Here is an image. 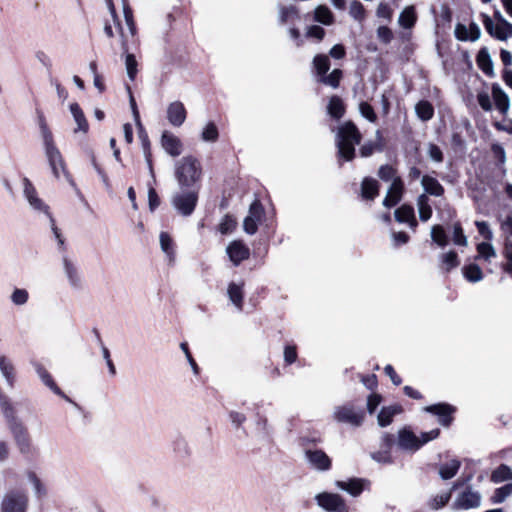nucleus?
<instances>
[{
  "label": "nucleus",
  "mask_w": 512,
  "mask_h": 512,
  "mask_svg": "<svg viewBox=\"0 0 512 512\" xmlns=\"http://www.w3.org/2000/svg\"><path fill=\"white\" fill-rule=\"evenodd\" d=\"M431 238L440 247H445L448 244V237L440 225H434L431 228Z\"/></svg>",
  "instance_id": "43"
},
{
  "label": "nucleus",
  "mask_w": 512,
  "mask_h": 512,
  "mask_svg": "<svg viewBox=\"0 0 512 512\" xmlns=\"http://www.w3.org/2000/svg\"><path fill=\"white\" fill-rule=\"evenodd\" d=\"M440 435V429H432L428 432H423L421 434V437L419 438L420 447H422L424 444L428 443L431 440H434L438 438Z\"/></svg>",
  "instance_id": "61"
},
{
  "label": "nucleus",
  "mask_w": 512,
  "mask_h": 512,
  "mask_svg": "<svg viewBox=\"0 0 512 512\" xmlns=\"http://www.w3.org/2000/svg\"><path fill=\"white\" fill-rule=\"evenodd\" d=\"M421 185L426 194L441 197L444 194V187L440 184V182L432 176L424 175L421 178Z\"/></svg>",
  "instance_id": "24"
},
{
  "label": "nucleus",
  "mask_w": 512,
  "mask_h": 512,
  "mask_svg": "<svg viewBox=\"0 0 512 512\" xmlns=\"http://www.w3.org/2000/svg\"><path fill=\"white\" fill-rule=\"evenodd\" d=\"M236 224L237 223L232 216L226 215L219 225V231L221 234H228L235 229Z\"/></svg>",
  "instance_id": "53"
},
{
  "label": "nucleus",
  "mask_w": 512,
  "mask_h": 512,
  "mask_svg": "<svg viewBox=\"0 0 512 512\" xmlns=\"http://www.w3.org/2000/svg\"><path fill=\"white\" fill-rule=\"evenodd\" d=\"M180 348L181 350L184 352L185 356H186V359L187 361L189 362L192 370H193V373L195 375H198L199 374V367L196 363V361L194 360V358L192 357L190 351H189V348H188V344L183 342L180 344Z\"/></svg>",
  "instance_id": "59"
},
{
  "label": "nucleus",
  "mask_w": 512,
  "mask_h": 512,
  "mask_svg": "<svg viewBox=\"0 0 512 512\" xmlns=\"http://www.w3.org/2000/svg\"><path fill=\"white\" fill-rule=\"evenodd\" d=\"M10 299L14 305L22 306L28 302L29 293L26 289L16 288L12 292Z\"/></svg>",
  "instance_id": "49"
},
{
  "label": "nucleus",
  "mask_w": 512,
  "mask_h": 512,
  "mask_svg": "<svg viewBox=\"0 0 512 512\" xmlns=\"http://www.w3.org/2000/svg\"><path fill=\"white\" fill-rule=\"evenodd\" d=\"M161 145L163 149L173 157L179 156L182 152L181 140L168 131L162 133Z\"/></svg>",
  "instance_id": "20"
},
{
  "label": "nucleus",
  "mask_w": 512,
  "mask_h": 512,
  "mask_svg": "<svg viewBox=\"0 0 512 512\" xmlns=\"http://www.w3.org/2000/svg\"><path fill=\"white\" fill-rule=\"evenodd\" d=\"M478 256L476 258H484L485 260H489L492 257L496 256L495 249L492 244L488 242H481L477 245Z\"/></svg>",
  "instance_id": "47"
},
{
  "label": "nucleus",
  "mask_w": 512,
  "mask_h": 512,
  "mask_svg": "<svg viewBox=\"0 0 512 512\" xmlns=\"http://www.w3.org/2000/svg\"><path fill=\"white\" fill-rule=\"evenodd\" d=\"M512 494V483L497 488L492 496L493 503H502Z\"/></svg>",
  "instance_id": "45"
},
{
  "label": "nucleus",
  "mask_w": 512,
  "mask_h": 512,
  "mask_svg": "<svg viewBox=\"0 0 512 512\" xmlns=\"http://www.w3.org/2000/svg\"><path fill=\"white\" fill-rule=\"evenodd\" d=\"M395 175H396V170L388 164L380 166V168L378 170L379 178L386 182L390 181V180L393 181L394 178L397 177Z\"/></svg>",
  "instance_id": "54"
},
{
  "label": "nucleus",
  "mask_w": 512,
  "mask_h": 512,
  "mask_svg": "<svg viewBox=\"0 0 512 512\" xmlns=\"http://www.w3.org/2000/svg\"><path fill=\"white\" fill-rule=\"evenodd\" d=\"M381 396L379 394H371L367 399V410L370 414H373L379 404L381 403Z\"/></svg>",
  "instance_id": "63"
},
{
  "label": "nucleus",
  "mask_w": 512,
  "mask_h": 512,
  "mask_svg": "<svg viewBox=\"0 0 512 512\" xmlns=\"http://www.w3.org/2000/svg\"><path fill=\"white\" fill-rule=\"evenodd\" d=\"M417 206L420 220L424 222L429 220L432 216V208L429 205V199L426 194H421L418 196Z\"/></svg>",
  "instance_id": "36"
},
{
  "label": "nucleus",
  "mask_w": 512,
  "mask_h": 512,
  "mask_svg": "<svg viewBox=\"0 0 512 512\" xmlns=\"http://www.w3.org/2000/svg\"><path fill=\"white\" fill-rule=\"evenodd\" d=\"M39 126L43 139L45 155L53 175L56 178H60L61 174L67 175L64 159L55 145L52 132L48 128L43 115H40L39 117Z\"/></svg>",
  "instance_id": "2"
},
{
  "label": "nucleus",
  "mask_w": 512,
  "mask_h": 512,
  "mask_svg": "<svg viewBox=\"0 0 512 512\" xmlns=\"http://www.w3.org/2000/svg\"><path fill=\"white\" fill-rule=\"evenodd\" d=\"M243 287H244V283L243 282L240 283V284L231 282L228 285V289H227V294H228V297H229L230 301L239 310H242V308H243V297H244Z\"/></svg>",
  "instance_id": "28"
},
{
  "label": "nucleus",
  "mask_w": 512,
  "mask_h": 512,
  "mask_svg": "<svg viewBox=\"0 0 512 512\" xmlns=\"http://www.w3.org/2000/svg\"><path fill=\"white\" fill-rule=\"evenodd\" d=\"M187 111L180 101H174L167 107V119L174 127H180L186 120Z\"/></svg>",
  "instance_id": "18"
},
{
  "label": "nucleus",
  "mask_w": 512,
  "mask_h": 512,
  "mask_svg": "<svg viewBox=\"0 0 512 512\" xmlns=\"http://www.w3.org/2000/svg\"><path fill=\"white\" fill-rule=\"evenodd\" d=\"M313 66L319 75V78L328 72L330 69V61L327 55L318 54L313 59Z\"/></svg>",
  "instance_id": "41"
},
{
  "label": "nucleus",
  "mask_w": 512,
  "mask_h": 512,
  "mask_svg": "<svg viewBox=\"0 0 512 512\" xmlns=\"http://www.w3.org/2000/svg\"><path fill=\"white\" fill-rule=\"evenodd\" d=\"M404 190V185L400 177L394 178L392 181L390 188L388 189L387 195L383 200V205L386 208H391L397 205L402 197V193Z\"/></svg>",
  "instance_id": "19"
},
{
  "label": "nucleus",
  "mask_w": 512,
  "mask_h": 512,
  "mask_svg": "<svg viewBox=\"0 0 512 512\" xmlns=\"http://www.w3.org/2000/svg\"><path fill=\"white\" fill-rule=\"evenodd\" d=\"M395 219L399 223H408L412 229H415L418 225L415 218L414 208L410 205H402L394 212Z\"/></svg>",
  "instance_id": "21"
},
{
  "label": "nucleus",
  "mask_w": 512,
  "mask_h": 512,
  "mask_svg": "<svg viewBox=\"0 0 512 512\" xmlns=\"http://www.w3.org/2000/svg\"><path fill=\"white\" fill-rule=\"evenodd\" d=\"M219 133L217 126L213 122H209L203 129L201 138L205 142H215L218 139Z\"/></svg>",
  "instance_id": "46"
},
{
  "label": "nucleus",
  "mask_w": 512,
  "mask_h": 512,
  "mask_svg": "<svg viewBox=\"0 0 512 512\" xmlns=\"http://www.w3.org/2000/svg\"><path fill=\"white\" fill-rule=\"evenodd\" d=\"M342 77V71L340 69H334L329 75L324 74L319 78V82L337 88L339 86Z\"/></svg>",
  "instance_id": "44"
},
{
  "label": "nucleus",
  "mask_w": 512,
  "mask_h": 512,
  "mask_svg": "<svg viewBox=\"0 0 512 512\" xmlns=\"http://www.w3.org/2000/svg\"><path fill=\"white\" fill-rule=\"evenodd\" d=\"M450 498H451V491L444 493V494L436 495L429 502V507L433 510H438V509L444 507L449 502Z\"/></svg>",
  "instance_id": "50"
},
{
  "label": "nucleus",
  "mask_w": 512,
  "mask_h": 512,
  "mask_svg": "<svg viewBox=\"0 0 512 512\" xmlns=\"http://www.w3.org/2000/svg\"><path fill=\"white\" fill-rule=\"evenodd\" d=\"M439 260L441 263V268H443L446 272L451 271L459 265L458 255L453 250L439 255Z\"/></svg>",
  "instance_id": "34"
},
{
  "label": "nucleus",
  "mask_w": 512,
  "mask_h": 512,
  "mask_svg": "<svg viewBox=\"0 0 512 512\" xmlns=\"http://www.w3.org/2000/svg\"><path fill=\"white\" fill-rule=\"evenodd\" d=\"M324 35L325 30L318 25H312L308 27L306 32L307 37L316 38L318 40H322L324 38Z\"/></svg>",
  "instance_id": "64"
},
{
  "label": "nucleus",
  "mask_w": 512,
  "mask_h": 512,
  "mask_svg": "<svg viewBox=\"0 0 512 512\" xmlns=\"http://www.w3.org/2000/svg\"><path fill=\"white\" fill-rule=\"evenodd\" d=\"M481 503V495L470 487L463 491L454 502L456 509L468 510L477 508Z\"/></svg>",
  "instance_id": "14"
},
{
  "label": "nucleus",
  "mask_w": 512,
  "mask_h": 512,
  "mask_svg": "<svg viewBox=\"0 0 512 512\" xmlns=\"http://www.w3.org/2000/svg\"><path fill=\"white\" fill-rule=\"evenodd\" d=\"M475 225L478 229L480 235H482L486 240L490 241L493 238V233L485 221H476Z\"/></svg>",
  "instance_id": "60"
},
{
  "label": "nucleus",
  "mask_w": 512,
  "mask_h": 512,
  "mask_svg": "<svg viewBox=\"0 0 512 512\" xmlns=\"http://www.w3.org/2000/svg\"><path fill=\"white\" fill-rule=\"evenodd\" d=\"M122 6H123V14L126 21V24L132 34L135 32V24L133 20V12L127 2V0H122Z\"/></svg>",
  "instance_id": "52"
},
{
  "label": "nucleus",
  "mask_w": 512,
  "mask_h": 512,
  "mask_svg": "<svg viewBox=\"0 0 512 512\" xmlns=\"http://www.w3.org/2000/svg\"><path fill=\"white\" fill-rule=\"evenodd\" d=\"M48 220H49V223H50L51 231L53 232L54 237L57 240L59 249L64 251L66 249L65 239L63 238L59 228L56 226V222H55L54 217H50Z\"/></svg>",
  "instance_id": "56"
},
{
  "label": "nucleus",
  "mask_w": 512,
  "mask_h": 512,
  "mask_svg": "<svg viewBox=\"0 0 512 512\" xmlns=\"http://www.w3.org/2000/svg\"><path fill=\"white\" fill-rule=\"evenodd\" d=\"M401 411H402V408L399 405L382 407V409L380 410V412L377 416L378 425L380 427L388 426L389 424H391L393 417L396 414H399Z\"/></svg>",
  "instance_id": "29"
},
{
  "label": "nucleus",
  "mask_w": 512,
  "mask_h": 512,
  "mask_svg": "<svg viewBox=\"0 0 512 512\" xmlns=\"http://www.w3.org/2000/svg\"><path fill=\"white\" fill-rule=\"evenodd\" d=\"M315 501L326 512H348L345 499L337 493H318L315 496Z\"/></svg>",
  "instance_id": "9"
},
{
  "label": "nucleus",
  "mask_w": 512,
  "mask_h": 512,
  "mask_svg": "<svg viewBox=\"0 0 512 512\" xmlns=\"http://www.w3.org/2000/svg\"><path fill=\"white\" fill-rule=\"evenodd\" d=\"M492 96L497 109L502 114H506L510 107V99L499 84L495 83L492 85Z\"/></svg>",
  "instance_id": "23"
},
{
  "label": "nucleus",
  "mask_w": 512,
  "mask_h": 512,
  "mask_svg": "<svg viewBox=\"0 0 512 512\" xmlns=\"http://www.w3.org/2000/svg\"><path fill=\"white\" fill-rule=\"evenodd\" d=\"M364 6L359 1H353L350 5V14L353 18L361 20L364 17Z\"/></svg>",
  "instance_id": "58"
},
{
  "label": "nucleus",
  "mask_w": 512,
  "mask_h": 512,
  "mask_svg": "<svg viewBox=\"0 0 512 512\" xmlns=\"http://www.w3.org/2000/svg\"><path fill=\"white\" fill-rule=\"evenodd\" d=\"M263 213L262 204L255 200L249 208V215L243 221V229L247 234L253 235L257 232V221Z\"/></svg>",
  "instance_id": "15"
},
{
  "label": "nucleus",
  "mask_w": 512,
  "mask_h": 512,
  "mask_svg": "<svg viewBox=\"0 0 512 512\" xmlns=\"http://www.w3.org/2000/svg\"><path fill=\"white\" fill-rule=\"evenodd\" d=\"M160 246L162 251L169 258V262L172 263L175 259V252L173 248V241L167 232H161L159 236Z\"/></svg>",
  "instance_id": "39"
},
{
  "label": "nucleus",
  "mask_w": 512,
  "mask_h": 512,
  "mask_svg": "<svg viewBox=\"0 0 512 512\" xmlns=\"http://www.w3.org/2000/svg\"><path fill=\"white\" fill-rule=\"evenodd\" d=\"M370 485V481L363 478H350L347 481L338 480L335 482V486L347 492L352 497H358Z\"/></svg>",
  "instance_id": "12"
},
{
  "label": "nucleus",
  "mask_w": 512,
  "mask_h": 512,
  "mask_svg": "<svg viewBox=\"0 0 512 512\" xmlns=\"http://www.w3.org/2000/svg\"><path fill=\"white\" fill-rule=\"evenodd\" d=\"M424 410L438 416L439 423L444 427H448L451 424L453 420L452 414L455 412V408L447 403L433 404L425 407Z\"/></svg>",
  "instance_id": "13"
},
{
  "label": "nucleus",
  "mask_w": 512,
  "mask_h": 512,
  "mask_svg": "<svg viewBox=\"0 0 512 512\" xmlns=\"http://www.w3.org/2000/svg\"><path fill=\"white\" fill-rule=\"evenodd\" d=\"M0 409L18 452L27 460L35 459L39 455V448L33 443L27 426L17 416L14 404L1 389Z\"/></svg>",
  "instance_id": "1"
},
{
  "label": "nucleus",
  "mask_w": 512,
  "mask_h": 512,
  "mask_svg": "<svg viewBox=\"0 0 512 512\" xmlns=\"http://www.w3.org/2000/svg\"><path fill=\"white\" fill-rule=\"evenodd\" d=\"M365 413L362 408H356L352 404L339 405L334 408L333 418L338 423L359 427L364 421Z\"/></svg>",
  "instance_id": "6"
},
{
  "label": "nucleus",
  "mask_w": 512,
  "mask_h": 512,
  "mask_svg": "<svg viewBox=\"0 0 512 512\" xmlns=\"http://www.w3.org/2000/svg\"><path fill=\"white\" fill-rule=\"evenodd\" d=\"M23 197L29 204V207L37 214L44 215L48 219L53 217L50 207L45 201L39 197L38 192L33 183L24 177L22 180Z\"/></svg>",
  "instance_id": "5"
},
{
  "label": "nucleus",
  "mask_w": 512,
  "mask_h": 512,
  "mask_svg": "<svg viewBox=\"0 0 512 512\" xmlns=\"http://www.w3.org/2000/svg\"><path fill=\"white\" fill-rule=\"evenodd\" d=\"M314 19L321 24L330 25L334 21V16L327 6L319 5L315 8Z\"/></svg>",
  "instance_id": "38"
},
{
  "label": "nucleus",
  "mask_w": 512,
  "mask_h": 512,
  "mask_svg": "<svg viewBox=\"0 0 512 512\" xmlns=\"http://www.w3.org/2000/svg\"><path fill=\"white\" fill-rule=\"evenodd\" d=\"M28 497L21 490H11L5 493L1 501V512H26Z\"/></svg>",
  "instance_id": "8"
},
{
  "label": "nucleus",
  "mask_w": 512,
  "mask_h": 512,
  "mask_svg": "<svg viewBox=\"0 0 512 512\" xmlns=\"http://www.w3.org/2000/svg\"><path fill=\"white\" fill-rule=\"evenodd\" d=\"M0 372L7 386L13 388L15 384V368L12 361L5 355H0Z\"/></svg>",
  "instance_id": "25"
},
{
  "label": "nucleus",
  "mask_w": 512,
  "mask_h": 512,
  "mask_svg": "<svg viewBox=\"0 0 512 512\" xmlns=\"http://www.w3.org/2000/svg\"><path fill=\"white\" fill-rule=\"evenodd\" d=\"M415 113L420 120L426 122L433 118L434 107L429 101L421 100L415 105Z\"/></svg>",
  "instance_id": "31"
},
{
  "label": "nucleus",
  "mask_w": 512,
  "mask_h": 512,
  "mask_svg": "<svg viewBox=\"0 0 512 512\" xmlns=\"http://www.w3.org/2000/svg\"><path fill=\"white\" fill-rule=\"evenodd\" d=\"M62 266L70 287L76 290L82 289L83 279L76 262L70 259L67 255H63Z\"/></svg>",
  "instance_id": "11"
},
{
  "label": "nucleus",
  "mask_w": 512,
  "mask_h": 512,
  "mask_svg": "<svg viewBox=\"0 0 512 512\" xmlns=\"http://www.w3.org/2000/svg\"><path fill=\"white\" fill-rule=\"evenodd\" d=\"M327 110L332 118L336 120L342 118L345 113V107L342 99L338 96H332L329 100Z\"/></svg>",
  "instance_id": "32"
},
{
  "label": "nucleus",
  "mask_w": 512,
  "mask_h": 512,
  "mask_svg": "<svg viewBox=\"0 0 512 512\" xmlns=\"http://www.w3.org/2000/svg\"><path fill=\"white\" fill-rule=\"evenodd\" d=\"M125 66H126V72L127 76L131 81H134L138 72L137 66V60L133 54H127L125 57Z\"/></svg>",
  "instance_id": "48"
},
{
  "label": "nucleus",
  "mask_w": 512,
  "mask_h": 512,
  "mask_svg": "<svg viewBox=\"0 0 512 512\" xmlns=\"http://www.w3.org/2000/svg\"><path fill=\"white\" fill-rule=\"evenodd\" d=\"M462 273L464 278L471 283H477L483 279L482 269L474 263L465 265L462 268Z\"/></svg>",
  "instance_id": "33"
},
{
  "label": "nucleus",
  "mask_w": 512,
  "mask_h": 512,
  "mask_svg": "<svg viewBox=\"0 0 512 512\" xmlns=\"http://www.w3.org/2000/svg\"><path fill=\"white\" fill-rule=\"evenodd\" d=\"M397 444L400 449L405 451L415 452L421 448L419 437L408 428L399 430Z\"/></svg>",
  "instance_id": "16"
},
{
  "label": "nucleus",
  "mask_w": 512,
  "mask_h": 512,
  "mask_svg": "<svg viewBox=\"0 0 512 512\" xmlns=\"http://www.w3.org/2000/svg\"><path fill=\"white\" fill-rule=\"evenodd\" d=\"M379 184L377 180L366 177L361 183V196L366 200H373L378 196Z\"/></svg>",
  "instance_id": "27"
},
{
  "label": "nucleus",
  "mask_w": 512,
  "mask_h": 512,
  "mask_svg": "<svg viewBox=\"0 0 512 512\" xmlns=\"http://www.w3.org/2000/svg\"><path fill=\"white\" fill-rule=\"evenodd\" d=\"M476 62L484 74L489 77H493L495 75L493 61L487 47H483L479 50L476 57Z\"/></svg>",
  "instance_id": "22"
},
{
  "label": "nucleus",
  "mask_w": 512,
  "mask_h": 512,
  "mask_svg": "<svg viewBox=\"0 0 512 512\" xmlns=\"http://www.w3.org/2000/svg\"><path fill=\"white\" fill-rule=\"evenodd\" d=\"M299 19V12L295 6H280L279 7V23L281 25L287 23L290 19Z\"/></svg>",
  "instance_id": "42"
},
{
  "label": "nucleus",
  "mask_w": 512,
  "mask_h": 512,
  "mask_svg": "<svg viewBox=\"0 0 512 512\" xmlns=\"http://www.w3.org/2000/svg\"><path fill=\"white\" fill-rule=\"evenodd\" d=\"M29 480L33 484L34 492L38 497L45 495L46 490L44 485L41 483L40 479L37 477L35 473L29 474Z\"/></svg>",
  "instance_id": "57"
},
{
  "label": "nucleus",
  "mask_w": 512,
  "mask_h": 512,
  "mask_svg": "<svg viewBox=\"0 0 512 512\" xmlns=\"http://www.w3.org/2000/svg\"><path fill=\"white\" fill-rule=\"evenodd\" d=\"M359 111L361 115L366 118L368 121L374 123L377 119V116L374 112L373 107L367 102H361L359 105Z\"/></svg>",
  "instance_id": "55"
},
{
  "label": "nucleus",
  "mask_w": 512,
  "mask_h": 512,
  "mask_svg": "<svg viewBox=\"0 0 512 512\" xmlns=\"http://www.w3.org/2000/svg\"><path fill=\"white\" fill-rule=\"evenodd\" d=\"M304 457L309 467L318 472L329 471L332 467L331 458L321 449H305Z\"/></svg>",
  "instance_id": "10"
},
{
  "label": "nucleus",
  "mask_w": 512,
  "mask_h": 512,
  "mask_svg": "<svg viewBox=\"0 0 512 512\" xmlns=\"http://www.w3.org/2000/svg\"><path fill=\"white\" fill-rule=\"evenodd\" d=\"M371 457L374 461L378 462V463H391L392 462V458H391V455H390V452L387 451V450H382V451H378V452H374L371 454Z\"/></svg>",
  "instance_id": "62"
},
{
  "label": "nucleus",
  "mask_w": 512,
  "mask_h": 512,
  "mask_svg": "<svg viewBox=\"0 0 512 512\" xmlns=\"http://www.w3.org/2000/svg\"><path fill=\"white\" fill-rule=\"evenodd\" d=\"M70 112L77 124V128L74 129V132L75 133H77V132L87 133L88 129H89V125H88L87 119H86L81 107L79 106V104L78 103L70 104Z\"/></svg>",
  "instance_id": "26"
},
{
  "label": "nucleus",
  "mask_w": 512,
  "mask_h": 512,
  "mask_svg": "<svg viewBox=\"0 0 512 512\" xmlns=\"http://www.w3.org/2000/svg\"><path fill=\"white\" fill-rule=\"evenodd\" d=\"M361 138L356 125L351 121L345 122L338 128L336 135L338 155L346 161H351L355 157V146L360 143Z\"/></svg>",
  "instance_id": "4"
},
{
  "label": "nucleus",
  "mask_w": 512,
  "mask_h": 512,
  "mask_svg": "<svg viewBox=\"0 0 512 512\" xmlns=\"http://www.w3.org/2000/svg\"><path fill=\"white\" fill-rule=\"evenodd\" d=\"M226 252L231 262L238 266L243 260L250 256L249 248L241 241H232L226 248Z\"/></svg>",
  "instance_id": "17"
},
{
  "label": "nucleus",
  "mask_w": 512,
  "mask_h": 512,
  "mask_svg": "<svg viewBox=\"0 0 512 512\" xmlns=\"http://www.w3.org/2000/svg\"><path fill=\"white\" fill-rule=\"evenodd\" d=\"M197 202L198 189H188V191L175 193L171 200L173 207L185 217L194 212Z\"/></svg>",
  "instance_id": "7"
},
{
  "label": "nucleus",
  "mask_w": 512,
  "mask_h": 512,
  "mask_svg": "<svg viewBox=\"0 0 512 512\" xmlns=\"http://www.w3.org/2000/svg\"><path fill=\"white\" fill-rule=\"evenodd\" d=\"M508 480H512V469L506 464L499 465L491 474V481L493 483H501Z\"/></svg>",
  "instance_id": "37"
},
{
  "label": "nucleus",
  "mask_w": 512,
  "mask_h": 512,
  "mask_svg": "<svg viewBox=\"0 0 512 512\" xmlns=\"http://www.w3.org/2000/svg\"><path fill=\"white\" fill-rule=\"evenodd\" d=\"M460 465H461L460 461H458L456 459H453L448 463L442 464L439 468L440 477L443 480H449V479L453 478L457 474V472L460 468Z\"/></svg>",
  "instance_id": "35"
},
{
  "label": "nucleus",
  "mask_w": 512,
  "mask_h": 512,
  "mask_svg": "<svg viewBox=\"0 0 512 512\" xmlns=\"http://www.w3.org/2000/svg\"><path fill=\"white\" fill-rule=\"evenodd\" d=\"M33 366L42 382L55 394H60V388L57 386L50 373L40 363H33Z\"/></svg>",
  "instance_id": "30"
},
{
  "label": "nucleus",
  "mask_w": 512,
  "mask_h": 512,
  "mask_svg": "<svg viewBox=\"0 0 512 512\" xmlns=\"http://www.w3.org/2000/svg\"><path fill=\"white\" fill-rule=\"evenodd\" d=\"M453 241L458 246H467L468 244L467 237L459 222L455 223L453 226Z\"/></svg>",
  "instance_id": "51"
},
{
  "label": "nucleus",
  "mask_w": 512,
  "mask_h": 512,
  "mask_svg": "<svg viewBox=\"0 0 512 512\" xmlns=\"http://www.w3.org/2000/svg\"><path fill=\"white\" fill-rule=\"evenodd\" d=\"M202 169L198 160L189 155L175 163V178L179 187L184 189H197L196 183L201 178Z\"/></svg>",
  "instance_id": "3"
},
{
  "label": "nucleus",
  "mask_w": 512,
  "mask_h": 512,
  "mask_svg": "<svg viewBox=\"0 0 512 512\" xmlns=\"http://www.w3.org/2000/svg\"><path fill=\"white\" fill-rule=\"evenodd\" d=\"M399 24L406 29L414 26L416 22V14L414 7H406L399 15Z\"/></svg>",
  "instance_id": "40"
}]
</instances>
